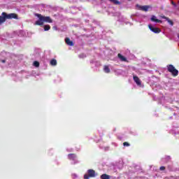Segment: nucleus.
Returning a JSON list of instances; mask_svg holds the SVG:
<instances>
[{
    "instance_id": "1",
    "label": "nucleus",
    "mask_w": 179,
    "mask_h": 179,
    "mask_svg": "<svg viewBox=\"0 0 179 179\" xmlns=\"http://www.w3.org/2000/svg\"><path fill=\"white\" fill-rule=\"evenodd\" d=\"M6 19H19L17 14L16 13H10L8 14L5 12L1 13V15L0 16V24H2V23H5L6 22Z\"/></svg>"
},
{
    "instance_id": "2",
    "label": "nucleus",
    "mask_w": 179,
    "mask_h": 179,
    "mask_svg": "<svg viewBox=\"0 0 179 179\" xmlns=\"http://www.w3.org/2000/svg\"><path fill=\"white\" fill-rule=\"evenodd\" d=\"M167 69L170 72V73H171V75L173 76L174 77L178 76V70H177L173 65L172 64L168 65Z\"/></svg>"
},
{
    "instance_id": "3",
    "label": "nucleus",
    "mask_w": 179,
    "mask_h": 179,
    "mask_svg": "<svg viewBox=\"0 0 179 179\" xmlns=\"http://www.w3.org/2000/svg\"><path fill=\"white\" fill-rule=\"evenodd\" d=\"M35 16H37V17H38V20H37L35 22V24H36L37 26H43V24H44V22H45V17H43V15H41V14H35Z\"/></svg>"
},
{
    "instance_id": "4",
    "label": "nucleus",
    "mask_w": 179,
    "mask_h": 179,
    "mask_svg": "<svg viewBox=\"0 0 179 179\" xmlns=\"http://www.w3.org/2000/svg\"><path fill=\"white\" fill-rule=\"evenodd\" d=\"M88 174L84 175V179H90V178L96 177V171L93 169H89L87 171Z\"/></svg>"
},
{
    "instance_id": "5",
    "label": "nucleus",
    "mask_w": 179,
    "mask_h": 179,
    "mask_svg": "<svg viewBox=\"0 0 179 179\" xmlns=\"http://www.w3.org/2000/svg\"><path fill=\"white\" fill-rule=\"evenodd\" d=\"M148 28L150 29V30H151V31H152L153 33H155L157 34H158L159 33H160V31H162V30H160V29H159L157 27H153V26H152V24H149Z\"/></svg>"
},
{
    "instance_id": "6",
    "label": "nucleus",
    "mask_w": 179,
    "mask_h": 179,
    "mask_svg": "<svg viewBox=\"0 0 179 179\" xmlns=\"http://www.w3.org/2000/svg\"><path fill=\"white\" fill-rule=\"evenodd\" d=\"M136 8H138V9H139V10H143L144 12H148V10H149V8H150L149 6H139V5H136Z\"/></svg>"
},
{
    "instance_id": "7",
    "label": "nucleus",
    "mask_w": 179,
    "mask_h": 179,
    "mask_svg": "<svg viewBox=\"0 0 179 179\" xmlns=\"http://www.w3.org/2000/svg\"><path fill=\"white\" fill-rule=\"evenodd\" d=\"M133 80H134L135 83H136L137 86H142V81H141L139 77H138L137 76H134Z\"/></svg>"
},
{
    "instance_id": "8",
    "label": "nucleus",
    "mask_w": 179,
    "mask_h": 179,
    "mask_svg": "<svg viewBox=\"0 0 179 179\" xmlns=\"http://www.w3.org/2000/svg\"><path fill=\"white\" fill-rule=\"evenodd\" d=\"M65 43L67 44V45H70V47H73V41H71L69 38H65Z\"/></svg>"
},
{
    "instance_id": "9",
    "label": "nucleus",
    "mask_w": 179,
    "mask_h": 179,
    "mask_svg": "<svg viewBox=\"0 0 179 179\" xmlns=\"http://www.w3.org/2000/svg\"><path fill=\"white\" fill-rule=\"evenodd\" d=\"M117 57L120 59V61H122L123 62H128V60L126 59V57H124L122 55H121V53H119L117 55Z\"/></svg>"
},
{
    "instance_id": "10",
    "label": "nucleus",
    "mask_w": 179,
    "mask_h": 179,
    "mask_svg": "<svg viewBox=\"0 0 179 179\" xmlns=\"http://www.w3.org/2000/svg\"><path fill=\"white\" fill-rule=\"evenodd\" d=\"M151 20H152V22H155V23H161L162 22V20L156 18V16H155V15L152 16Z\"/></svg>"
},
{
    "instance_id": "11",
    "label": "nucleus",
    "mask_w": 179,
    "mask_h": 179,
    "mask_svg": "<svg viewBox=\"0 0 179 179\" xmlns=\"http://www.w3.org/2000/svg\"><path fill=\"white\" fill-rule=\"evenodd\" d=\"M68 158L69 160H75L76 159V154H69Z\"/></svg>"
},
{
    "instance_id": "12",
    "label": "nucleus",
    "mask_w": 179,
    "mask_h": 179,
    "mask_svg": "<svg viewBox=\"0 0 179 179\" xmlns=\"http://www.w3.org/2000/svg\"><path fill=\"white\" fill-rule=\"evenodd\" d=\"M163 19H166V20L168 22V23H169V24H171V26H173L174 22L171 20H170V18L167 17H163Z\"/></svg>"
},
{
    "instance_id": "13",
    "label": "nucleus",
    "mask_w": 179,
    "mask_h": 179,
    "mask_svg": "<svg viewBox=\"0 0 179 179\" xmlns=\"http://www.w3.org/2000/svg\"><path fill=\"white\" fill-rule=\"evenodd\" d=\"M50 65L52 66H56V65H57V59H52V60H50Z\"/></svg>"
},
{
    "instance_id": "14",
    "label": "nucleus",
    "mask_w": 179,
    "mask_h": 179,
    "mask_svg": "<svg viewBox=\"0 0 179 179\" xmlns=\"http://www.w3.org/2000/svg\"><path fill=\"white\" fill-rule=\"evenodd\" d=\"M103 71L106 73H110V70L108 66H104Z\"/></svg>"
},
{
    "instance_id": "15",
    "label": "nucleus",
    "mask_w": 179,
    "mask_h": 179,
    "mask_svg": "<svg viewBox=\"0 0 179 179\" xmlns=\"http://www.w3.org/2000/svg\"><path fill=\"white\" fill-rule=\"evenodd\" d=\"M110 176L106 173H103L101 176V179H110Z\"/></svg>"
},
{
    "instance_id": "16",
    "label": "nucleus",
    "mask_w": 179,
    "mask_h": 179,
    "mask_svg": "<svg viewBox=\"0 0 179 179\" xmlns=\"http://www.w3.org/2000/svg\"><path fill=\"white\" fill-rule=\"evenodd\" d=\"M45 22L46 23H52V19L50 17H45Z\"/></svg>"
},
{
    "instance_id": "17",
    "label": "nucleus",
    "mask_w": 179,
    "mask_h": 179,
    "mask_svg": "<svg viewBox=\"0 0 179 179\" xmlns=\"http://www.w3.org/2000/svg\"><path fill=\"white\" fill-rule=\"evenodd\" d=\"M34 66H36V68H38L40 66V62L37 61H34L33 63Z\"/></svg>"
},
{
    "instance_id": "18",
    "label": "nucleus",
    "mask_w": 179,
    "mask_h": 179,
    "mask_svg": "<svg viewBox=\"0 0 179 179\" xmlns=\"http://www.w3.org/2000/svg\"><path fill=\"white\" fill-rule=\"evenodd\" d=\"M113 5H120L121 3L119 1H112Z\"/></svg>"
},
{
    "instance_id": "19",
    "label": "nucleus",
    "mask_w": 179,
    "mask_h": 179,
    "mask_svg": "<svg viewBox=\"0 0 179 179\" xmlns=\"http://www.w3.org/2000/svg\"><path fill=\"white\" fill-rule=\"evenodd\" d=\"M123 146L129 147V146H131V144H129V143H128V142H124L123 143Z\"/></svg>"
},
{
    "instance_id": "20",
    "label": "nucleus",
    "mask_w": 179,
    "mask_h": 179,
    "mask_svg": "<svg viewBox=\"0 0 179 179\" xmlns=\"http://www.w3.org/2000/svg\"><path fill=\"white\" fill-rule=\"evenodd\" d=\"M51 29V27L49 24L45 25V31H48Z\"/></svg>"
},
{
    "instance_id": "21",
    "label": "nucleus",
    "mask_w": 179,
    "mask_h": 179,
    "mask_svg": "<svg viewBox=\"0 0 179 179\" xmlns=\"http://www.w3.org/2000/svg\"><path fill=\"white\" fill-rule=\"evenodd\" d=\"M171 4L173 5V6H175V8L177 6V4H176L174 1H171Z\"/></svg>"
},
{
    "instance_id": "22",
    "label": "nucleus",
    "mask_w": 179,
    "mask_h": 179,
    "mask_svg": "<svg viewBox=\"0 0 179 179\" xmlns=\"http://www.w3.org/2000/svg\"><path fill=\"white\" fill-rule=\"evenodd\" d=\"M159 170H161V171L166 170V167H164V166H161V167L159 168Z\"/></svg>"
},
{
    "instance_id": "23",
    "label": "nucleus",
    "mask_w": 179,
    "mask_h": 179,
    "mask_svg": "<svg viewBox=\"0 0 179 179\" xmlns=\"http://www.w3.org/2000/svg\"><path fill=\"white\" fill-rule=\"evenodd\" d=\"M1 62H2L3 64H5V62H6V60L3 59V60H1Z\"/></svg>"
},
{
    "instance_id": "24",
    "label": "nucleus",
    "mask_w": 179,
    "mask_h": 179,
    "mask_svg": "<svg viewBox=\"0 0 179 179\" xmlns=\"http://www.w3.org/2000/svg\"><path fill=\"white\" fill-rule=\"evenodd\" d=\"M52 29H53V30H57V27H55V26L53 27Z\"/></svg>"
},
{
    "instance_id": "25",
    "label": "nucleus",
    "mask_w": 179,
    "mask_h": 179,
    "mask_svg": "<svg viewBox=\"0 0 179 179\" xmlns=\"http://www.w3.org/2000/svg\"><path fill=\"white\" fill-rule=\"evenodd\" d=\"M43 29H44V30H45V25L43 26Z\"/></svg>"
},
{
    "instance_id": "26",
    "label": "nucleus",
    "mask_w": 179,
    "mask_h": 179,
    "mask_svg": "<svg viewBox=\"0 0 179 179\" xmlns=\"http://www.w3.org/2000/svg\"><path fill=\"white\" fill-rule=\"evenodd\" d=\"M110 1H117V0H110Z\"/></svg>"
},
{
    "instance_id": "27",
    "label": "nucleus",
    "mask_w": 179,
    "mask_h": 179,
    "mask_svg": "<svg viewBox=\"0 0 179 179\" xmlns=\"http://www.w3.org/2000/svg\"><path fill=\"white\" fill-rule=\"evenodd\" d=\"M178 38H179V35L178 36Z\"/></svg>"
}]
</instances>
